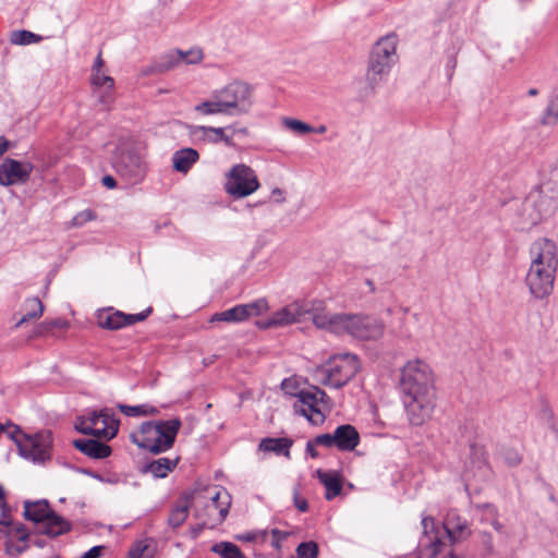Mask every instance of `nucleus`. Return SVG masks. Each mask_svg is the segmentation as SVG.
Here are the masks:
<instances>
[{
	"label": "nucleus",
	"instance_id": "1",
	"mask_svg": "<svg viewBox=\"0 0 558 558\" xmlns=\"http://www.w3.org/2000/svg\"><path fill=\"white\" fill-rule=\"evenodd\" d=\"M399 387L410 423L423 425L435 408L434 376L429 365L422 360L409 361L401 369Z\"/></svg>",
	"mask_w": 558,
	"mask_h": 558
},
{
	"label": "nucleus",
	"instance_id": "2",
	"mask_svg": "<svg viewBox=\"0 0 558 558\" xmlns=\"http://www.w3.org/2000/svg\"><path fill=\"white\" fill-rule=\"evenodd\" d=\"M397 59L396 35L391 34L378 39L369 53L365 74L368 88L367 95L373 96L376 94L377 87L387 80Z\"/></svg>",
	"mask_w": 558,
	"mask_h": 558
},
{
	"label": "nucleus",
	"instance_id": "3",
	"mask_svg": "<svg viewBox=\"0 0 558 558\" xmlns=\"http://www.w3.org/2000/svg\"><path fill=\"white\" fill-rule=\"evenodd\" d=\"M181 425L182 422L179 417L167 421H147L141 424L140 437L133 435L132 440L137 447L153 454H159L173 447Z\"/></svg>",
	"mask_w": 558,
	"mask_h": 558
},
{
	"label": "nucleus",
	"instance_id": "4",
	"mask_svg": "<svg viewBox=\"0 0 558 558\" xmlns=\"http://www.w3.org/2000/svg\"><path fill=\"white\" fill-rule=\"evenodd\" d=\"M361 369L359 357L352 353H339L330 356L315 371L317 380L327 387H344Z\"/></svg>",
	"mask_w": 558,
	"mask_h": 558
},
{
	"label": "nucleus",
	"instance_id": "5",
	"mask_svg": "<svg viewBox=\"0 0 558 558\" xmlns=\"http://www.w3.org/2000/svg\"><path fill=\"white\" fill-rule=\"evenodd\" d=\"M25 520L32 521L38 525V533L45 534L50 538H56L71 531L72 524L63 517L50 509L46 499L24 501Z\"/></svg>",
	"mask_w": 558,
	"mask_h": 558
},
{
	"label": "nucleus",
	"instance_id": "6",
	"mask_svg": "<svg viewBox=\"0 0 558 558\" xmlns=\"http://www.w3.org/2000/svg\"><path fill=\"white\" fill-rule=\"evenodd\" d=\"M112 167L128 185L141 183L147 171L143 157L130 142H120L117 145L112 155Z\"/></svg>",
	"mask_w": 558,
	"mask_h": 558
},
{
	"label": "nucleus",
	"instance_id": "7",
	"mask_svg": "<svg viewBox=\"0 0 558 558\" xmlns=\"http://www.w3.org/2000/svg\"><path fill=\"white\" fill-rule=\"evenodd\" d=\"M13 432L9 437L17 446L20 454L33 462L44 463L51 458L52 434L49 430L33 436L25 435L16 425H11Z\"/></svg>",
	"mask_w": 558,
	"mask_h": 558
},
{
	"label": "nucleus",
	"instance_id": "8",
	"mask_svg": "<svg viewBox=\"0 0 558 558\" xmlns=\"http://www.w3.org/2000/svg\"><path fill=\"white\" fill-rule=\"evenodd\" d=\"M253 88L250 84L241 81H234L219 90H215L211 98H217L221 102L226 114L242 116L250 112L253 100Z\"/></svg>",
	"mask_w": 558,
	"mask_h": 558
},
{
	"label": "nucleus",
	"instance_id": "9",
	"mask_svg": "<svg viewBox=\"0 0 558 558\" xmlns=\"http://www.w3.org/2000/svg\"><path fill=\"white\" fill-rule=\"evenodd\" d=\"M189 494L195 496L191 499V506L193 515L198 521V531L215 529L226 520L231 507V495H225V502L221 505V509L218 510L219 506H215L214 502H206V499L201 497L202 494L198 487L189 490Z\"/></svg>",
	"mask_w": 558,
	"mask_h": 558
},
{
	"label": "nucleus",
	"instance_id": "10",
	"mask_svg": "<svg viewBox=\"0 0 558 558\" xmlns=\"http://www.w3.org/2000/svg\"><path fill=\"white\" fill-rule=\"evenodd\" d=\"M385 324L381 319L364 314H344L342 335L347 333L360 340H376L384 335Z\"/></svg>",
	"mask_w": 558,
	"mask_h": 558
},
{
	"label": "nucleus",
	"instance_id": "11",
	"mask_svg": "<svg viewBox=\"0 0 558 558\" xmlns=\"http://www.w3.org/2000/svg\"><path fill=\"white\" fill-rule=\"evenodd\" d=\"M258 187L255 171L244 163L233 166L226 175L225 190L235 199L253 194Z\"/></svg>",
	"mask_w": 558,
	"mask_h": 558
},
{
	"label": "nucleus",
	"instance_id": "12",
	"mask_svg": "<svg viewBox=\"0 0 558 558\" xmlns=\"http://www.w3.org/2000/svg\"><path fill=\"white\" fill-rule=\"evenodd\" d=\"M557 267L530 266L526 275V284L535 299H545L554 290Z\"/></svg>",
	"mask_w": 558,
	"mask_h": 558
},
{
	"label": "nucleus",
	"instance_id": "13",
	"mask_svg": "<svg viewBox=\"0 0 558 558\" xmlns=\"http://www.w3.org/2000/svg\"><path fill=\"white\" fill-rule=\"evenodd\" d=\"M34 165L7 157L0 163V185L8 187L25 184L29 181Z\"/></svg>",
	"mask_w": 558,
	"mask_h": 558
},
{
	"label": "nucleus",
	"instance_id": "14",
	"mask_svg": "<svg viewBox=\"0 0 558 558\" xmlns=\"http://www.w3.org/2000/svg\"><path fill=\"white\" fill-rule=\"evenodd\" d=\"M531 265L535 267H558L556 243L549 239L541 238L530 247Z\"/></svg>",
	"mask_w": 558,
	"mask_h": 558
},
{
	"label": "nucleus",
	"instance_id": "15",
	"mask_svg": "<svg viewBox=\"0 0 558 558\" xmlns=\"http://www.w3.org/2000/svg\"><path fill=\"white\" fill-rule=\"evenodd\" d=\"M226 128H215V126H203V125H191L190 126V135L195 141H203L213 144H217L219 142H223L227 146H233L232 136L227 135Z\"/></svg>",
	"mask_w": 558,
	"mask_h": 558
},
{
	"label": "nucleus",
	"instance_id": "16",
	"mask_svg": "<svg viewBox=\"0 0 558 558\" xmlns=\"http://www.w3.org/2000/svg\"><path fill=\"white\" fill-rule=\"evenodd\" d=\"M295 397L298 398V401L306 405L307 409H302L301 414L307 418L308 422L313 424L323 423L325 420L324 414L318 409L317 404V397L315 392V387L308 390H300Z\"/></svg>",
	"mask_w": 558,
	"mask_h": 558
},
{
	"label": "nucleus",
	"instance_id": "17",
	"mask_svg": "<svg viewBox=\"0 0 558 558\" xmlns=\"http://www.w3.org/2000/svg\"><path fill=\"white\" fill-rule=\"evenodd\" d=\"M310 313H307L314 325L317 328L326 329L336 335H342V324L344 314H328L324 312H317L318 307L314 305L312 307H307Z\"/></svg>",
	"mask_w": 558,
	"mask_h": 558
},
{
	"label": "nucleus",
	"instance_id": "18",
	"mask_svg": "<svg viewBox=\"0 0 558 558\" xmlns=\"http://www.w3.org/2000/svg\"><path fill=\"white\" fill-rule=\"evenodd\" d=\"M73 447L92 459L108 458L112 449L109 445L93 438H78L72 441Z\"/></svg>",
	"mask_w": 558,
	"mask_h": 558
},
{
	"label": "nucleus",
	"instance_id": "19",
	"mask_svg": "<svg viewBox=\"0 0 558 558\" xmlns=\"http://www.w3.org/2000/svg\"><path fill=\"white\" fill-rule=\"evenodd\" d=\"M335 444L340 451H352L360 444V434L350 424H343L333 432Z\"/></svg>",
	"mask_w": 558,
	"mask_h": 558
},
{
	"label": "nucleus",
	"instance_id": "20",
	"mask_svg": "<svg viewBox=\"0 0 558 558\" xmlns=\"http://www.w3.org/2000/svg\"><path fill=\"white\" fill-rule=\"evenodd\" d=\"M305 313H310L307 305L292 303L274 313L271 315L272 323H275L277 327L291 325L300 322Z\"/></svg>",
	"mask_w": 558,
	"mask_h": 558
},
{
	"label": "nucleus",
	"instance_id": "21",
	"mask_svg": "<svg viewBox=\"0 0 558 558\" xmlns=\"http://www.w3.org/2000/svg\"><path fill=\"white\" fill-rule=\"evenodd\" d=\"M182 63V50L175 49L163 54L159 60L143 70V74H162Z\"/></svg>",
	"mask_w": 558,
	"mask_h": 558
},
{
	"label": "nucleus",
	"instance_id": "22",
	"mask_svg": "<svg viewBox=\"0 0 558 558\" xmlns=\"http://www.w3.org/2000/svg\"><path fill=\"white\" fill-rule=\"evenodd\" d=\"M195 497L193 494H189V490H185L181 494L178 502L173 506L170 511L168 523L171 527L177 529L180 527L189 515V509L192 508L191 499Z\"/></svg>",
	"mask_w": 558,
	"mask_h": 558
},
{
	"label": "nucleus",
	"instance_id": "23",
	"mask_svg": "<svg viewBox=\"0 0 558 558\" xmlns=\"http://www.w3.org/2000/svg\"><path fill=\"white\" fill-rule=\"evenodd\" d=\"M179 463V458L169 459V458H159L157 460H151L142 465L141 472L144 474H151L155 478H165L167 475L173 471Z\"/></svg>",
	"mask_w": 558,
	"mask_h": 558
},
{
	"label": "nucleus",
	"instance_id": "24",
	"mask_svg": "<svg viewBox=\"0 0 558 558\" xmlns=\"http://www.w3.org/2000/svg\"><path fill=\"white\" fill-rule=\"evenodd\" d=\"M98 326L107 330H118L125 327L124 313L112 307L97 313Z\"/></svg>",
	"mask_w": 558,
	"mask_h": 558
},
{
	"label": "nucleus",
	"instance_id": "25",
	"mask_svg": "<svg viewBox=\"0 0 558 558\" xmlns=\"http://www.w3.org/2000/svg\"><path fill=\"white\" fill-rule=\"evenodd\" d=\"M198 159V151L194 148L186 147L173 153L172 166L177 172L185 174Z\"/></svg>",
	"mask_w": 558,
	"mask_h": 558
},
{
	"label": "nucleus",
	"instance_id": "26",
	"mask_svg": "<svg viewBox=\"0 0 558 558\" xmlns=\"http://www.w3.org/2000/svg\"><path fill=\"white\" fill-rule=\"evenodd\" d=\"M317 478L325 486L326 500H332L337 496H339L342 492V481L341 477L337 473L325 472L323 470H317L316 472Z\"/></svg>",
	"mask_w": 558,
	"mask_h": 558
},
{
	"label": "nucleus",
	"instance_id": "27",
	"mask_svg": "<svg viewBox=\"0 0 558 558\" xmlns=\"http://www.w3.org/2000/svg\"><path fill=\"white\" fill-rule=\"evenodd\" d=\"M293 445V440L286 437L279 438H264L258 445V449L264 452H275L278 456L290 457V448Z\"/></svg>",
	"mask_w": 558,
	"mask_h": 558
},
{
	"label": "nucleus",
	"instance_id": "28",
	"mask_svg": "<svg viewBox=\"0 0 558 558\" xmlns=\"http://www.w3.org/2000/svg\"><path fill=\"white\" fill-rule=\"evenodd\" d=\"M102 417H100L101 427L96 429V437H106L112 439L119 429V421L112 413H109L108 409L101 410Z\"/></svg>",
	"mask_w": 558,
	"mask_h": 558
},
{
	"label": "nucleus",
	"instance_id": "29",
	"mask_svg": "<svg viewBox=\"0 0 558 558\" xmlns=\"http://www.w3.org/2000/svg\"><path fill=\"white\" fill-rule=\"evenodd\" d=\"M244 313H245V310L243 307H241L240 304H238L229 310L215 313L210 317L209 322L210 323L223 322V323H234V324L242 323V322L246 320L244 317Z\"/></svg>",
	"mask_w": 558,
	"mask_h": 558
},
{
	"label": "nucleus",
	"instance_id": "30",
	"mask_svg": "<svg viewBox=\"0 0 558 558\" xmlns=\"http://www.w3.org/2000/svg\"><path fill=\"white\" fill-rule=\"evenodd\" d=\"M118 409L124 415L132 416V417L157 415L159 413V410L156 407L149 405V404H138V405L118 404Z\"/></svg>",
	"mask_w": 558,
	"mask_h": 558
},
{
	"label": "nucleus",
	"instance_id": "31",
	"mask_svg": "<svg viewBox=\"0 0 558 558\" xmlns=\"http://www.w3.org/2000/svg\"><path fill=\"white\" fill-rule=\"evenodd\" d=\"M25 310L26 313L16 323V327H20L31 319L39 318L44 313V305L38 298H32L25 301Z\"/></svg>",
	"mask_w": 558,
	"mask_h": 558
},
{
	"label": "nucleus",
	"instance_id": "32",
	"mask_svg": "<svg viewBox=\"0 0 558 558\" xmlns=\"http://www.w3.org/2000/svg\"><path fill=\"white\" fill-rule=\"evenodd\" d=\"M68 325H69L68 322L62 318L45 320L34 328V330L29 335V338L47 336L50 332H52V330L56 328L65 329L68 327Z\"/></svg>",
	"mask_w": 558,
	"mask_h": 558
},
{
	"label": "nucleus",
	"instance_id": "33",
	"mask_svg": "<svg viewBox=\"0 0 558 558\" xmlns=\"http://www.w3.org/2000/svg\"><path fill=\"white\" fill-rule=\"evenodd\" d=\"M201 497L206 499V502H214L215 506H219L218 510L221 509V505L225 502V495H230L227 489L217 486H205L199 488Z\"/></svg>",
	"mask_w": 558,
	"mask_h": 558
},
{
	"label": "nucleus",
	"instance_id": "34",
	"mask_svg": "<svg viewBox=\"0 0 558 558\" xmlns=\"http://www.w3.org/2000/svg\"><path fill=\"white\" fill-rule=\"evenodd\" d=\"M211 551L221 556V558H245L241 549L233 543L220 542L211 547Z\"/></svg>",
	"mask_w": 558,
	"mask_h": 558
},
{
	"label": "nucleus",
	"instance_id": "35",
	"mask_svg": "<svg viewBox=\"0 0 558 558\" xmlns=\"http://www.w3.org/2000/svg\"><path fill=\"white\" fill-rule=\"evenodd\" d=\"M282 125L296 135H305L314 132V126L294 118H283Z\"/></svg>",
	"mask_w": 558,
	"mask_h": 558
},
{
	"label": "nucleus",
	"instance_id": "36",
	"mask_svg": "<svg viewBox=\"0 0 558 558\" xmlns=\"http://www.w3.org/2000/svg\"><path fill=\"white\" fill-rule=\"evenodd\" d=\"M194 110L203 116L209 114H226L225 109L222 108L221 102L217 98H213L211 100H205L199 102L194 107Z\"/></svg>",
	"mask_w": 558,
	"mask_h": 558
},
{
	"label": "nucleus",
	"instance_id": "37",
	"mask_svg": "<svg viewBox=\"0 0 558 558\" xmlns=\"http://www.w3.org/2000/svg\"><path fill=\"white\" fill-rule=\"evenodd\" d=\"M442 529L447 533L449 539L454 543L461 538H464L470 534L469 527L465 523H458L457 525H451L450 521H447Z\"/></svg>",
	"mask_w": 558,
	"mask_h": 558
},
{
	"label": "nucleus",
	"instance_id": "38",
	"mask_svg": "<svg viewBox=\"0 0 558 558\" xmlns=\"http://www.w3.org/2000/svg\"><path fill=\"white\" fill-rule=\"evenodd\" d=\"M41 37L31 31H14L11 34V43L13 45H31L40 41Z\"/></svg>",
	"mask_w": 558,
	"mask_h": 558
},
{
	"label": "nucleus",
	"instance_id": "39",
	"mask_svg": "<svg viewBox=\"0 0 558 558\" xmlns=\"http://www.w3.org/2000/svg\"><path fill=\"white\" fill-rule=\"evenodd\" d=\"M558 120V93L554 95L541 119L543 125H554Z\"/></svg>",
	"mask_w": 558,
	"mask_h": 558
},
{
	"label": "nucleus",
	"instance_id": "40",
	"mask_svg": "<svg viewBox=\"0 0 558 558\" xmlns=\"http://www.w3.org/2000/svg\"><path fill=\"white\" fill-rule=\"evenodd\" d=\"M245 310L244 317L247 320L250 317L258 316L268 310V303L265 299H258L246 304H240Z\"/></svg>",
	"mask_w": 558,
	"mask_h": 558
},
{
	"label": "nucleus",
	"instance_id": "41",
	"mask_svg": "<svg viewBox=\"0 0 558 558\" xmlns=\"http://www.w3.org/2000/svg\"><path fill=\"white\" fill-rule=\"evenodd\" d=\"M298 558H317L318 545L313 542H303L296 547Z\"/></svg>",
	"mask_w": 558,
	"mask_h": 558
},
{
	"label": "nucleus",
	"instance_id": "42",
	"mask_svg": "<svg viewBox=\"0 0 558 558\" xmlns=\"http://www.w3.org/2000/svg\"><path fill=\"white\" fill-rule=\"evenodd\" d=\"M5 526L10 527L8 534L16 537L17 541L26 542L29 539L31 534L27 532V529L23 523L13 524V522L11 521V524Z\"/></svg>",
	"mask_w": 558,
	"mask_h": 558
},
{
	"label": "nucleus",
	"instance_id": "43",
	"mask_svg": "<svg viewBox=\"0 0 558 558\" xmlns=\"http://www.w3.org/2000/svg\"><path fill=\"white\" fill-rule=\"evenodd\" d=\"M97 218L96 213L93 209H84L80 213H77L73 219H72V226L73 227H82L88 221H93Z\"/></svg>",
	"mask_w": 558,
	"mask_h": 558
},
{
	"label": "nucleus",
	"instance_id": "44",
	"mask_svg": "<svg viewBox=\"0 0 558 558\" xmlns=\"http://www.w3.org/2000/svg\"><path fill=\"white\" fill-rule=\"evenodd\" d=\"M470 457L471 460L478 466L486 463V452L483 446L477 444L470 445Z\"/></svg>",
	"mask_w": 558,
	"mask_h": 558
},
{
	"label": "nucleus",
	"instance_id": "45",
	"mask_svg": "<svg viewBox=\"0 0 558 558\" xmlns=\"http://www.w3.org/2000/svg\"><path fill=\"white\" fill-rule=\"evenodd\" d=\"M203 60V51L199 48L182 50V62L185 64H196Z\"/></svg>",
	"mask_w": 558,
	"mask_h": 558
},
{
	"label": "nucleus",
	"instance_id": "46",
	"mask_svg": "<svg viewBox=\"0 0 558 558\" xmlns=\"http://www.w3.org/2000/svg\"><path fill=\"white\" fill-rule=\"evenodd\" d=\"M92 83L96 86H107L110 89L114 86V80L109 75L101 74L100 70L92 72Z\"/></svg>",
	"mask_w": 558,
	"mask_h": 558
},
{
	"label": "nucleus",
	"instance_id": "47",
	"mask_svg": "<svg viewBox=\"0 0 558 558\" xmlns=\"http://www.w3.org/2000/svg\"><path fill=\"white\" fill-rule=\"evenodd\" d=\"M74 428L81 434L96 437V429H93L88 424L87 416H77Z\"/></svg>",
	"mask_w": 558,
	"mask_h": 558
},
{
	"label": "nucleus",
	"instance_id": "48",
	"mask_svg": "<svg viewBox=\"0 0 558 558\" xmlns=\"http://www.w3.org/2000/svg\"><path fill=\"white\" fill-rule=\"evenodd\" d=\"M153 312V307H147L146 310L142 311L137 314H125L124 313V320H125V327L132 326L136 323L145 320Z\"/></svg>",
	"mask_w": 558,
	"mask_h": 558
},
{
	"label": "nucleus",
	"instance_id": "49",
	"mask_svg": "<svg viewBox=\"0 0 558 558\" xmlns=\"http://www.w3.org/2000/svg\"><path fill=\"white\" fill-rule=\"evenodd\" d=\"M270 534H271V546L277 549V550H280L281 549V543L287 539L290 535L289 532H286V531H281L279 529H272L270 531Z\"/></svg>",
	"mask_w": 558,
	"mask_h": 558
},
{
	"label": "nucleus",
	"instance_id": "50",
	"mask_svg": "<svg viewBox=\"0 0 558 558\" xmlns=\"http://www.w3.org/2000/svg\"><path fill=\"white\" fill-rule=\"evenodd\" d=\"M267 536V531L247 532L245 534L236 535V539L242 542H256L257 539H260L262 542H265Z\"/></svg>",
	"mask_w": 558,
	"mask_h": 558
},
{
	"label": "nucleus",
	"instance_id": "51",
	"mask_svg": "<svg viewBox=\"0 0 558 558\" xmlns=\"http://www.w3.org/2000/svg\"><path fill=\"white\" fill-rule=\"evenodd\" d=\"M293 505L301 512H306L308 510L307 500L300 496L299 485L293 488Z\"/></svg>",
	"mask_w": 558,
	"mask_h": 558
},
{
	"label": "nucleus",
	"instance_id": "52",
	"mask_svg": "<svg viewBox=\"0 0 558 558\" xmlns=\"http://www.w3.org/2000/svg\"><path fill=\"white\" fill-rule=\"evenodd\" d=\"M314 442L317 446H324L326 448L336 447L333 434H320L314 438Z\"/></svg>",
	"mask_w": 558,
	"mask_h": 558
},
{
	"label": "nucleus",
	"instance_id": "53",
	"mask_svg": "<svg viewBox=\"0 0 558 558\" xmlns=\"http://www.w3.org/2000/svg\"><path fill=\"white\" fill-rule=\"evenodd\" d=\"M553 183L550 190L558 191V160L551 166L548 173V184Z\"/></svg>",
	"mask_w": 558,
	"mask_h": 558
},
{
	"label": "nucleus",
	"instance_id": "54",
	"mask_svg": "<svg viewBox=\"0 0 558 558\" xmlns=\"http://www.w3.org/2000/svg\"><path fill=\"white\" fill-rule=\"evenodd\" d=\"M88 424H90L93 429H99L98 424L100 423V417H102V412L100 411H92L87 415Z\"/></svg>",
	"mask_w": 558,
	"mask_h": 558
},
{
	"label": "nucleus",
	"instance_id": "55",
	"mask_svg": "<svg viewBox=\"0 0 558 558\" xmlns=\"http://www.w3.org/2000/svg\"><path fill=\"white\" fill-rule=\"evenodd\" d=\"M105 547L101 545L94 546L86 553H84L81 558H99L104 551Z\"/></svg>",
	"mask_w": 558,
	"mask_h": 558
},
{
	"label": "nucleus",
	"instance_id": "56",
	"mask_svg": "<svg viewBox=\"0 0 558 558\" xmlns=\"http://www.w3.org/2000/svg\"><path fill=\"white\" fill-rule=\"evenodd\" d=\"M456 66H457V57L454 54H450L448 57V60L446 63V72H447L448 80H451Z\"/></svg>",
	"mask_w": 558,
	"mask_h": 558
},
{
	"label": "nucleus",
	"instance_id": "57",
	"mask_svg": "<svg viewBox=\"0 0 558 558\" xmlns=\"http://www.w3.org/2000/svg\"><path fill=\"white\" fill-rule=\"evenodd\" d=\"M8 510V514L11 517V507L7 502L5 492L3 486L0 484V511Z\"/></svg>",
	"mask_w": 558,
	"mask_h": 558
},
{
	"label": "nucleus",
	"instance_id": "58",
	"mask_svg": "<svg viewBox=\"0 0 558 558\" xmlns=\"http://www.w3.org/2000/svg\"><path fill=\"white\" fill-rule=\"evenodd\" d=\"M506 460L509 465H518L521 462V458L515 451H509Z\"/></svg>",
	"mask_w": 558,
	"mask_h": 558
},
{
	"label": "nucleus",
	"instance_id": "59",
	"mask_svg": "<svg viewBox=\"0 0 558 558\" xmlns=\"http://www.w3.org/2000/svg\"><path fill=\"white\" fill-rule=\"evenodd\" d=\"M315 392H316V397H317V404L318 403L326 404L330 401L329 397L323 389L315 387Z\"/></svg>",
	"mask_w": 558,
	"mask_h": 558
},
{
	"label": "nucleus",
	"instance_id": "60",
	"mask_svg": "<svg viewBox=\"0 0 558 558\" xmlns=\"http://www.w3.org/2000/svg\"><path fill=\"white\" fill-rule=\"evenodd\" d=\"M101 183L109 190H112L117 186V180L112 175H104L101 179Z\"/></svg>",
	"mask_w": 558,
	"mask_h": 558
},
{
	"label": "nucleus",
	"instance_id": "61",
	"mask_svg": "<svg viewBox=\"0 0 558 558\" xmlns=\"http://www.w3.org/2000/svg\"><path fill=\"white\" fill-rule=\"evenodd\" d=\"M317 445L314 442V438L308 440L306 444V452L311 456V458L315 459L318 458L319 453L315 449Z\"/></svg>",
	"mask_w": 558,
	"mask_h": 558
},
{
	"label": "nucleus",
	"instance_id": "62",
	"mask_svg": "<svg viewBox=\"0 0 558 558\" xmlns=\"http://www.w3.org/2000/svg\"><path fill=\"white\" fill-rule=\"evenodd\" d=\"M11 147V142L5 136H0V157L3 156Z\"/></svg>",
	"mask_w": 558,
	"mask_h": 558
},
{
	"label": "nucleus",
	"instance_id": "63",
	"mask_svg": "<svg viewBox=\"0 0 558 558\" xmlns=\"http://www.w3.org/2000/svg\"><path fill=\"white\" fill-rule=\"evenodd\" d=\"M256 325L260 329H268V328H271V327H277L276 324L272 323V316H270L269 318H267L265 320L257 322Z\"/></svg>",
	"mask_w": 558,
	"mask_h": 558
},
{
	"label": "nucleus",
	"instance_id": "64",
	"mask_svg": "<svg viewBox=\"0 0 558 558\" xmlns=\"http://www.w3.org/2000/svg\"><path fill=\"white\" fill-rule=\"evenodd\" d=\"M11 517L8 514V510L0 511V525H10Z\"/></svg>",
	"mask_w": 558,
	"mask_h": 558
}]
</instances>
